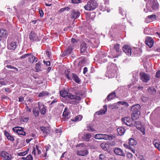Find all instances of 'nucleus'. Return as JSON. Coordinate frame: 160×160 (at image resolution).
<instances>
[{
	"instance_id": "nucleus-1",
	"label": "nucleus",
	"mask_w": 160,
	"mask_h": 160,
	"mask_svg": "<svg viewBox=\"0 0 160 160\" xmlns=\"http://www.w3.org/2000/svg\"><path fill=\"white\" fill-rule=\"evenodd\" d=\"M98 6V4L96 1L93 0H90L88 1L87 5L84 6V9L88 11L94 10Z\"/></svg>"
},
{
	"instance_id": "nucleus-2",
	"label": "nucleus",
	"mask_w": 160,
	"mask_h": 160,
	"mask_svg": "<svg viewBox=\"0 0 160 160\" xmlns=\"http://www.w3.org/2000/svg\"><path fill=\"white\" fill-rule=\"evenodd\" d=\"M140 78L143 82H147L150 80V75L144 72H141L139 73Z\"/></svg>"
},
{
	"instance_id": "nucleus-3",
	"label": "nucleus",
	"mask_w": 160,
	"mask_h": 160,
	"mask_svg": "<svg viewBox=\"0 0 160 160\" xmlns=\"http://www.w3.org/2000/svg\"><path fill=\"white\" fill-rule=\"evenodd\" d=\"M50 130L48 127H41V134L42 137H45L49 133Z\"/></svg>"
},
{
	"instance_id": "nucleus-4",
	"label": "nucleus",
	"mask_w": 160,
	"mask_h": 160,
	"mask_svg": "<svg viewBox=\"0 0 160 160\" xmlns=\"http://www.w3.org/2000/svg\"><path fill=\"white\" fill-rule=\"evenodd\" d=\"M13 131L17 132L18 134L25 136L26 135V132L23 131L24 128L19 127H14L12 129Z\"/></svg>"
},
{
	"instance_id": "nucleus-5",
	"label": "nucleus",
	"mask_w": 160,
	"mask_h": 160,
	"mask_svg": "<svg viewBox=\"0 0 160 160\" xmlns=\"http://www.w3.org/2000/svg\"><path fill=\"white\" fill-rule=\"evenodd\" d=\"M88 152L87 148H83L77 150L76 153L78 155L85 156L88 154Z\"/></svg>"
},
{
	"instance_id": "nucleus-6",
	"label": "nucleus",
	"mask_w": 160,
	"mask_h": 160,
	"mask_svg": "<svg viewBox=\"0 0 160 160\" xmlns=\"http://www.w3.org/2000/svg\"><path fill=\"white\" fill-rule=\"evenodd\" d=\"M0 155L5 160H11L12 158L11 155L5 151L2 152Z\"/></svg>"
},
{
	"instance_id": "nucleus-7",
	"label": "nucleus",
	"mask_w": 160,
	"mask_h": 160,
	"mask_svg": "<svg viewBox=\"0 0 160 160\" xmlns=\"http://www.w3.org/2000/svg\"><path fill=\"white\" fill-rule=\"evenodd\" d=\"M123 51L128 55H131V49L129 45H126L124 46L123 48Z\"/></svg>"
},
{
	"instance_id": "nucleus-8",
	"label": "nucleus",
	"mask_w": 160,
	"mask_h": 160,
	"mask_svg": "<svg viewBox=\"0 0 160 160\" xmlns=\"http://www.w3.org/2000/svg\"><path fill=\"white\" fill-rule=\"evenodd\" d=\"M114 152L118 155H119L122 156H125V153L123 150L119 148H115L114 150Z\"/></svg>"
},
{
	"instance_id": "nucleus-9",
	"label": "nucleus",
	"mask_w": 160,
	"mask_h": 160,
	"mask_svg": "<svg viewBox=\"0 0 160 160\" xmlns=\"http://www.w3.org/2000/svg\"><path fill=\"white\" fill-rule=\"evenodd\" d=\"M110 69L111 68H108V70L107 71L106 76L109 78H113L116 75L117 72H115L114 71H111Z\"/></svg>"
},
{
	"instance_id": "nucleus-10",
	"label": "nucleus",
	"mask_w": 160,
	"mask_h": 160,
	"mask_svg": "<svg viewBox=\"0 0 160 160\" xmlns=\"http://www.w3.org/2000/svg\"><path fill=\"white\" fill-rule=\"evenodd\" d=\"M146 44L150 48L152 47L153 45L154 41L152 38L149 37H147L146 41Z\"/></svg>"
},
{
	"instance_id": "nucleus-11",
	"label": "nucleus",
	"mask_w": 160,
	"mask_h": 160,
	"mask_svg": "<svg viewBox=\"0 0 160 160\" xmlns=\"http://www.w3.org/2000/svg\"><path fill=\"white\" fill-rule=\"evenodd\" d=\"M39 102H38V106L35 107L33 109V112L35 117H37L39 115L40 112V106H39Z\"/></svg>"
},
{
	"instance_id": "nucleus-12",
	"label": "nucleus",
	"mask_w": 160,
	"mask_h": 160,
	"mask_svg": "<svg viewBox=\"0 0 160 160\" xmlns=\"http://www.w3.org/2000/svg\"><path fill=\"white\" fill-rule=\"evenodd\" d=\"M114 49H115L116 50V51L118 52L119 53L118 54V55L117 56H115L114 55H112L111 56H108V57L109 58H115L118 57V56H119V52H120V47H119V44H116L114 46Z\"/></svg>"
},
{
	"instance_id": "nucleus-13",
	"label": "nucleus",
	"mask_w": 160,
	"mask_h": 160,
	"mask_svg": "<svg viewBox=\"0 0 160 160\" xmlns=\"http://www.w3.org/2000/svg\"><path fill=\"white\" fill-rule=\"evenodd\" d=\"M111 68V71H114L117 72L118 70V67L116 64L112 63H109L107 67V70H108V68Z\"/></svg>"
},
{
	"instance_id": "nucleus-14",
	"label": "nucleus",
	"mask_w": 160,
	"mask_h": 160,
	"mask_svg": "<svg viewBox=\"0 0 160 160\" xmlns=\"http://www.w3.org/2000/svg\"><path fill=\"white\" fill-rule=\"evenodd\" d=\"M91 137V134L90 133H85L82 137V139L86 142L89 141Z\"/></svg>"
},
{
	"instance_id": "nucleus-15",
	"label": "nucleus",
	"mask_w": 160,
	"mask_h": 160,
	"mask_svg": "<svg viewBox=\"0 0 160 160\" xmlns=\"http://www.w3.org/2000/svg\"><path fill=\"white\" fill-rule=\"evenodd\" d=\"M80 14L79 12L77 10H73L71 13V17L72 18L76 19L78 18L80 16Z\"/></svg>"
},
{
	"instance_id": "nucleus-16",
	"label": "nucleus",
	"mask_w": 160,
	"mask_h": 160,
	"mask_svg": "<svg viewBox=\"0 0 160 160\" xmlns=\"http://www.w3.org/2000/svg\"><path fill=\"white\" fill-rule=\"evenodd\" d=\"M17 42H12L11 43L8 44V49L15 50L17 46Z\"/></svg>"
},
{
	"instance_id": "nucleus-17",
	"label": "nucleus",
	"mask_w": 160,
	"mask_h": 160,
	"mask_svg": "<svg viewBox=\"0 0 160 160\" xmlns=\"http://www.w3.org/2000/svg\"><path fill=\"white\" fill-rule=\"evenodd\" d=\"M141 106L139 104H136L132 106L131 108V110L132 112H140V109Z\"/></svg>"
},
{
	"instance_id": "nucleus-18",
	"label": "nucleus",
	"mask_w": 160,
	"mask_h": 160,
	"mask_svg": "<svg viewBox=\"0 0 160 160\" xmlns=\"http://www.w3.org/2000/svg\"><path fill=\"white\" fill-rule=\"evenodd\" d=\"M72 48L71 46H70L62 54V57H64L66 55L71 53L72 51Z\"/></svg>"
},
{
	"instance_id": "nucleus-19",
	"label": "nucleus",
	"mask_w": 160,
	"mask_h": 160,
	"mask_svg": "<svg viewBox=\"0 0 160 160\" xmlns=\"http://www.w3.org/2000/svg\"><path fill=\"white\" fill-rule=\"evenodd\" d=\"M156 18V16L154 15H152L148 16L145 19V22L147 23H149L155 19Z\"/></svg>"
},
{
	"instance_id": "nucleus-20",
	"label": "nucleus",
	"mask_w": 160,
	"mask_h": 160,
	"mask_svg": "<svg viewBox=\"0 0 160 160\" xmlns=\"http://www.w3.org/2000/svg\"><path fill=\"white\" fill-rule=\"evenodd\" d=\"M140 114V112H132L131 115L132 119L133 120H136L138 118Z\"/></svg>"
},
{
	"instance_id": "nucleus-21",
	"label": "nucleus",
	"mask_w": 160,
	"mask_h": 160,
	"mask_svg": "<svg viewBox=\"0 0 160 160\" xmlns=\"http://www.w3.org/2000/svg\"><path fill=\"white\" fill-rule=\"evenodd\" d=\"M29 37L30 39L32 41H38L36 34L33 32H31Z\"/></svg>"
},
{
	"instance_id": "nucleus-22",
	"label": "nucleus",
	"mask_w": 160,
	"mask_h": 160,
	"mask_svg": "<svg viewBox=\"0 0 160 160\" xmlns=\"http://www.w3.org/2000/svg\"><path fill=\"white\" fill-rule=\"evenodd\" d=\"M113 136L108 135L106 134H102V139L106 140H111L113 139Z\"/></svg>"
},
{
	"instance_id": "nucleus-23",
	"label": "nucleus",
	"mask_w": 160,
	"mask_h": 160,
	"mask_svg": "<svg viewBox=\"0 0 160 160\" xmlns=\"http://www.w3.org/2000/svg\"><path fill=\"white\" fill-rule=\"evenodd\" d=\"M8 36L7 32L3 29L0 30V38H6Z\"/></svg>"
},
{
	"instance_id": "nucleus-24",
	"label": "nucleus",
	"mask_w": 160,
	"mask_h": 160,
	"mask_svg": "<svg viewBox=\"0 0 160 160\" xmlns=\"http://www.w3.org/2000/svg\"><path fill=\"white\" fill-rule=\"evenodd\" d=\"M104 109L100 110L99 111L96 112L98 115H102L104 114L107 110V107L106 105H104L103 106Z\"/></svg>"
},
{
	"instance_id": "nucleus-25",
	"label": "nucleus",
	"mask_w": 160,
	"mask_h": 160,
	"mask_svg": "<svg viewBox=\"0 0 160 160\" xmlns=\"http://www.w3.org/2000/svg\"><path fill=\"white\" fill-rule=\"evenodd\" d=\"M37 152L38 154H39L40 152V150H39V147L37 145L36 146V149L35 148H34L32 151V154H34L35 157H36V152Z\"/></svg>"
},
{
	"instance_id": "nucleus-26",
	"label": "nucleus",
	"mask_w": 160,
	"mask_h": 160,
	"mask_svg": "<svg viewBox=\"0 0 160 160\" xmlns=\"http://www.w3.org/2000/svg\"><path fill=\"white\" fill-rule=\"evenodd\" d=\"M116 97V93L114 92H113L109 94L107 97V100L108 101H110L115 98Z\"/></svg>"
},
{
	"instance_id": "nucleus-27",
	"label": "nucleus",
	"mask_w": 160,
	"mask_h": 160,
	"mask_svg": "<svg viewBox=\"0 0 160 160\" xmlns=\"http://www.w3.org/2000/svg\"><path fill=\"white\" fill-rule=\"evenodd\" d=\"M128 143L131 146H133L137 144V142L133 139L131 138L129 140Z\"/></svg>"
},
{
	"instance_id": "nucleus-28",
	"label": "nucleus",
	"mask_w": 160,
	"mask_h": 160,
	"mask_svg": "<svg viewBox=\"0 0 160 160\" xmlns=\"http://www.w3.org/2000/svg\"><path fill=\"white\" fill-rule=\"evenodd\" d=\"M82 118V116L81 115H78L75 117L74 118L71 119L72 121L73 122H77L80 121Z\"/></svg>"
},
{
	"instance_id": "nucleus-29",
	"label": "nucleus",
	"mask_w": 160,
	"mask_h": 160,
	"mask_svg": "<svg viewBox=\"0 0 160 160\" xmlns=\"http://www.w3.org/2000/svg\"><path fill=\"white\" fill-rule=\"evenodd\" d=\"M117 131L118 134L120 136L123 135L125 132L124 129L123 128H118L117 129Z\"/></svg>"
},
{
	"instance_id": "nucleus-30",
	"label": "nucleus",
	"mask_w": 160,
	"mask_h": 160,
	"mask_svg": "<svg viewBox=\"0 0 160 160\" xmlns=\"http://www.w3.org/2000/svg\"><path fill=\"white\" fill-rule=\"evenodd\" d=\"M147 92L150 94H153L156 93V91L153 87H150L147 90Z\"/></svg>"
},
{
	"instance_id": "nucleus-31",
	"label": "nucleus",
	"mask_w": 160,
	"mask_h": 160,
	"mask_svg": "<svg viewBox=\"0 0 160 160\" xmlns=\"http://www.w3.org/2000/svg\"><path fill=\"white\" fill-rule=\"evenodd\" d=\"M41 114L42 115H44L46 112L47 107L43 105H41Z\"/></svg>"
},
{
	"instance_id": "nucleus-32",
	"label": "nucleus",
	"mask_w": 160,
	"mask_h": 160,
	"mask_svg": "<svg viewBox=\"0 0 160 160\" xmlns=\"http://www.w3.org/2000/svg\"><path fill=\"white\" fill-rule=\"evenodd\" d=\"M72 76L73 79L76 82L78 83H80L81 80L78 76L73 73L72 74Z\"/></svg>"
},
{
	"instance_id": "nucleus-33",
	"label": "nucleus",
	"mask_w": 160,
	"mask_h": 160,
	"mask_svg": "<svg viewBox=\"0 0 160 160\" xmlns=\"http://www.w3.org/2000/svg\"><path fill=\"white\" fill-rule=\"evenodd\" d=\"M87 44L85 43L82 44L81 45V51L82 52H84L87 49Z\"/></svg>"
},
{
	"instance_id": "nucleus-34",
	"label": "nucleus",
	"mask_w": 160,
	"mask_h": 160,
	"mask_svg": "<svg viewBox=\"0 0 160 160\" xmlns=\"http://www.w3.org/2000/svg\"><path fill=\"white\" fill-rule=\"evenodd\" d=\"M130 118L127 117H125L122 118V122L123 123H124L126 125L128 126H130V124L128 123V121H129Z\"/></svg>"
},
{
	"instance_id": "nucleus-35",
	"label": "nucleus",
	"mask_w": 160,
	"mask_h": 160,
	"mask_svg": "<svg viewBox=\"0 0 160 160\" xmlns=\"http://www.w3.org/2000/svg\"><path fill=\"white\" fill-rule=\"evenodd\" d=\"M153 143L155 148L160 151V142L157 141L155 140L153 142Z\"/></svg>"
},
{
	"instance_id": "nucleus-36",
	"label": "nucleus",
	"mask_w": 160,
	"mask_h": 160,
	"mask_svg": "<svg viewBox=\"0 0 160 160\" xmlns=\"http://www.w3.org/2000/svg\"><path fill=\"white\" fill-rule=\"evenodd\" d=\"M108 145V143H102L101 144V147L103 149L105 150H107V146Z\"/></svg>"
},
{
	"instance_id": "nucleus-37",
	"label": "nucleus",
	"mask_w": 160,
	"mask_h": 160,
	"mask_svg": "<svg viewBox=\"0 0 160 160\" xmlns=\"http://www.w3.org/2000/svg\"><path fill=\"white\" fill-rule=\"evenodd\" d=\"M87 130L92 132H94L96 131L95 129L93 127V126L92 125H90L87 127Z\"/></svg>"
},
{
	"instance_id": "nucleus-38",
	"label": "nucleus",
	"mask_w": 160,
	"mask_h": 160,
	"mask_svg": "<svg viewBox=\"0 0 160 160\" xmlns=\"http://www.w3.org/2000/svg\"><path fill=\"white\" fill-rule=\"evenodd\" d=\"M68 115L69 112L68 111L67 107H66L65 108L62 115L64 117H67L68 116Z\"/></svg>"
},
{
	"instance_id": "nucleus-39",
	"label": "nucleus",
	"mask_w": 160,
	"mask_h": 160,
	"mask_svg": "<svg viewBox=\"0 0 160 160\" xmlns=\"http://www.w3.org/2000/svg\"><path fill=\"white\" fill-rule=\"evenodd\" d=\"M76 147H79L81 149L83 148H87L86 146L83 143H81L77 145Z\"/></svg>"
},
{
	"instance_id": "nucleus-40",
	"label": "nucleus",
	"mask_w": 160,
	"mask_h": 160,
	"mask_svg": "<svg viewBox=\"0 0 160 160\" xmlns=\"http://www.w3.org/2000/svg\"><path fill=\"white\" fill-rule=\"evenodd\" d=\"M102 134H97L94 136L95 138L97 139H102Z\"/></svg>"
},
{
	"instance_id": "nucleus-41",
	"label": "nucleus",
	"mask_w": 160,
	"mask_h": 160,
	"mask_svg": "<svg viewBox=\"0 0 160 160\" xmlns=\"http://www.w3.org/2000/svg\"><path fill=\"white\" fill-rule=\"evenodd\" d=\"M28 56V61L31 63H33V59L34 56H33V55H32L31 54H29V55Z\"/></svg>"
},
{
	"instance_id": "nucleus-42",
	"label": "nucleus",
	"mask_w": 160,
	"mask_h": 160,
	"mask_svg": "<svg viewBox=\"0 0 160 160\" xmlns=\"http://www.w3.org/2000/svg\"><path fill=\"white\" fill-rule=\"evenodd\" d=\"M60 94L62 97H65L68 95V93L65 91H61L60 92Z\"/></svg>"
},
{
	"instance_id": "nucleus-43",
	"label": "nucleus",
	"mask_w": 160,
	"mask_h": 160,
	"mask_svg": "<svg viewBox=\"0 0 160 160\" xmlns=\"http://www.w3.org/2000/svg\"><path fill=\"white\" fill-rule=\"evenodd\" d=\"M49 94V93L46 91H42L41 92V97L48 96Z\"/></svg>"
},
{
	"instance_id": "nucleus-44",
	"label": "nucleus",
	"mask_w": 160,
	"mask_h": 160,
	"mask_svg": "<svg viewBox=\"0 0 160 160\" xmlns=\"http://www.w3.org/2000/svg\"><path fill=\"white\" fill-rule=\"evenodd\" d=\"M35 68L37 72H39L40 71V64L39 62H38L36 64Z\"/></svg>"
},
{
	"instance_id": "nucleus-45",
	"label": "nucleus",
	"mask_w": 160,
	"mask_h": 160,
	"mask_svg": "<svg viewBox=\"0 0 160 160\" xmlns=\"http://www.w3.org/2000/svg\"><path fill=\"white\" fill-rule=\"evenodd\" d=\"M50 147H51V146H50L49 145H47L45 147V148H46V152L45 153V154H44V157H47V151H48V150L50 148Z\"/></svg>"
},
{
	"instance_id": "nucleus-46",
	"label": "nucleus",
	"mask_w": 160,
	"mask_h": 160,
	"mask_svg": "<svg viewBox=\"0 0 160 160\" xmlns=\"http://www.w3.org/2000/svg\"><path fill=\"white\" fill-rule=\"evenodd\" d=\"M70 71L68 70L67 71H65V73L66 75V76L68 79H70V78L69 76V73H70Z\"/></svg>"
},
{
	"instance_id": "nucleus-47",
	"label": "nucleus",
	"mask_w": 160,
	"mask_h": 160,
	"mask_svg": "<svg viewBox=\"0 0 160 160\" xmlns=\"http://www.w3.org/2000/svg\"><path fill=\"white\" fill-rule=\"evenodd\" d=\"M118 103L119 104H121V105H124L125 106L127 107L128 106V103L125 102H122V101H119L118 102Z\"/></svg>"
},
{
	"instance_id": "nucleus-48",
	"label": "nucleus",
	"mask_w": 160,
	"mask_h": 160,
	"mask_svg": "<svg viewBox=\"0 0 160 160\" xmlns=\"http://www.w3.org/2000/svg\"><path fill=\"white\" fill-rule=\"evenodd\" d=\"M106 157L105 155L103 153L100 154L99 156V159L102 160L105 158Z\"/></svg>"
},
{
	"instance_id": "nucleus-49",
	"label": "nucleus",
	"mask_w": 160,
	"mask_h": 160,
	"mask_svg": "<svg viewBox=\"0 0 160 160\" xmlns=\"http://www.w3.org/2000/svg\"><path fill=\"white\" fill-rule=\"evenodd\" d=\"M116 107V105L115 104H110L108 106V108L111 109L115 108Z\"/></svg>"
},
{
	"instance_id": "nucleus-50",
	"label": "nucleus",
	"mask_w": 160,
	"mask_h": 160,
	"mask_svg": "<svg viewBox=\"0 0 160 160\" xmlns=\"http://www.w3.org/2000/svg\"><path fill=\"white\" fill-rule=\"evenodd\" d=\"M6 67L8 68L14 69L16 70V72H18V69L17 68L11 66V65H7L6 66Z\"/></svg>"
},
{
	"instance_id": "nucleus-51",
	"label": "nucleus",
	"mask_w": 160,
	"mask_h": 160,
	"mask_svg": "<svg viewBox=\"0 0 160 160\" xmlns=\"http://www.w3.org/2000/svg\"><path fill=\"white\" fill-rule=\"evenodd\" d=\"M7 138L8 140H10L12 141H13L14 140V137L10 135L7 136Z\"/></svg>"
},
{
	"instance_id": "nucleus-52",
	"label": "nucleus",
	"mask_w": 160,
	"mask_h": 160,
	"mask_svg": "<svg viewBox=\"0 0 160 160\" xmlns=\"http://www.w3.org/2000/svg\"><path fill=\"white\" fill-rule=\"evenodd\" d=\"M127 157L129 158H132V154L130 152H128L126 154Z\"/></svg>"
},
{
	"instance_id": "nucleus-53",
	"label": "nucleus",
	"mask_w": 160,
	"mask_h": 160,
	"mask_svg": "<svg viewBox=\"0 0 160 160\" xmlns=\"http://www.w3.org/2000/svg\"><path fill=\"white\" fill-rule=\"evenodd\" d=\"M5 82L4 81L3 79H0V87L2 86L3 85H5Z\"/></svg>"
},
{
	"instance_id": "nucleus-54",
	"label": "nucleus",
	"mask_w": 160,
	"mask_h": 160,
	"mask_svg": "<svg viewBox=\"0 0 160 160\" xmlns=\"http://www.w3.org/2000/svg\"><path fill=\"white\" fill-rule=\"evenodd\" d=\"M26 160H33V157L31 155L29 154L26 157Z\"/></svg>"
},
{
	"instance_id": "nucleus-55",
	"label": "nucleus",
	"mask_w": 160,
	"mask_h": 160,
	"mask_svg": "<svg viewBox=\"0 0 160 160\" xmlns=\"http://www.w3.org/2000/svg\"><path fill=\"white\" fill-rule=\"evenodd\" d=\"M67 96L68 98L72 99H73V98H74V95L70 93H68V95H67Z\"/></svg>"
},
{
	"instance_id": "nucleus-56",
	"label": "nucleus",
	"mask_w": 160,
	"mask_h": 160,
	"mask_svg": "<svg viewBox=\"0 0 160 160\" xmlns=\"http://www.w3.org/2000/svg\"><path fill=\"white\" fill-rule=\"evenodd\" d=\"M119 12L121 14H122V15L124 16V15L126 17V13L124 11H123L122 10V8L119 9Z\"/></svg>"
},
{
	"instance_id": "nucleus-57",
	"label": "nucleus",
	"mask_w": 160,
	"mask_h": 160,
	"mask_svg": "<svg viewBox=\"0 0 160 160\" xmlns=\"http://www.w3.org/2000/svg\"><path fill=\"white\" fill-rule=\"evenodd\" d=\"M73 99L76 100H81V98L80 96L74 95Z\"/></svg>"
},
{
	"instance_id": "nucleus-58",
	"label": "nucleus",
	"mask_w": 160,
	"mask_h": 160,
	"mask_svg": "<svg viewBox=\"0 0 160 160\" xmlns=\"http://www.w3.org/2000/svg\"><path fill=\"white\" fill-rule=\"evenodd\" d=\"M137 128L139 129H140L141 131L142 132L143 134H145V133L143 128H140V127L136 126Z\"/></svg>"
},
{
	"instance_id": "nucleus-59",
	"label": "nucleus",
	"mask_w": 160,
	"mask_h": 160,
	"mask_svg": "<svg viewBox=\"0 0 160 160\" xmlns=\"http://www.w3.org/2000/svg\"><path fill=\"white\" fill-rule=\"evenodd\" d=\"M29 54H25L22 56L20 57V58L21 59H24V58H26V57H28V56H29Z\"/></svg>"
},
{
	"instance_id": "nucleus-60",
	"label": "nucleus",
	"mask_w": 160,
	"mask_h": 160,
	"mask_svg": "<svg viewBox=\"0 0 160 160\" xmlns=\"http://www.w3.org/2000/svg\"><path fill=\"white\" fill-rule=\"evenodd\" d=\"M80 2V0H72V3H78Z\"/></svg>"
},
{
	"instance_id": "nucleus-61",
	"label": "nucleus",
	"mask_w": 160,
	"mask_h": 160,
	"mask_svg": "<svg viewBox=\"0 0 160 160\" xmlns=\"http://www.w3.org/2000/svg\"><path fill=\"white\" fill-rule=\"evenodd\" d=\"M156 76L157 78H160V70L157 72L156 73Z\"/></svg>"
},
{
	"instance_id": "nucleus-62",
	"label": "nucleus",
	"mask_w": 160,
	"mask_h": 160,
	"mask_svg": "<svg viewBox=\"0 0 160 160\" xmlns=\"http://www.w3.org/2000/svg\"><path fill=\"white\" fill-rule=\"evenodd\" d=\"M99 54H102V55L100 56L101 58H103L106 56V55L104 53V52H99Z\"/></svg>"
},
{
	"instance_id": "nucleus-63",
	"label": "nucleus",
	"mask_w": 160,
	"mask_h": 160,
	"mask_svg": "<svg viewBox=\"0 0 160 160\" xmlns=\"http://www.w3.org/2000/svg\"><path fill=\"white\" fill-rule=\"evenodd\" d=\"M43 62L47 66H49L50 65V63L49 61H45V60H43Z\"/></svg>"
},
{
	"instance_id": "nucleus-64",
	"label": "nucleus",
	"mask_w": 160,
	"mask_h": 160,
	"mask_svg": "<svg viewBox=\"0 0 160 160\" xmlns=\"http://www.w3.org/2000/svg\"><path fill=\"white\" fill-rule=\"evenodd\" d=\"M71 42L73 44H75L77 43V41L74 38H72V39Z\"/></svg>"
}]
</instances>
